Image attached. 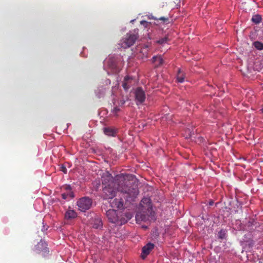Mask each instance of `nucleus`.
I'll return each mask as SVG.
<instances>
[{
	"label": "nucleus",
	"instance_id": "1",
	"mask_svg": "<svg viewBox=\"0 0 263 263\" xmlns=\"http://www.w3.org/2000/svg\"><path fill=\"white\" fill-rule=\"evenodd\" d=\"M132 175L123 174L117 175L115 178L108 172L102 176L103 193L106 199H112L117 191L120 192L126 200L133 201L139 194L136 185L129 186Z\"/></svg>",
	"mask_w": 263,
	"mask_h": 263
},
{
	"label": "nucleus",
	"instance_id": "2",
	"mask_svg": "<svg viewBox=\"0 0 263 263\" xmlns=\"http://www.w3.org/2000/svg\"><path fill=\"white\" fill-rule=\"evenodd\" d=\"M154 212L152 208V203L149 198H143L139 205V211L135 218L137 223L148 220L150 217L154 216Z\"/></svg>",
	"mask_w": 263,
	"mask_h": 263
},
{
	"label": "nucleus",
	"instance_id": "3",
	"mask_svg": "<svg viewBox=\"0 0 263 263\" xmlns=\"http://www.w3.org/2000/svg\"><path fill=\"white\" fill-rule=\"evenodd\" d=\"M138 33L136 32V31L134 32H129L127 33L121 44L122 47L127 48L133 45L138 39Z\"/></svg>",
	"mask_w": 263,
	"mask_h": 263
},
{
	"label": "nucleus",
	"instance_id": "4",
	"mask_svg": "<svg viewBox=\"0 0 263 263\" xmlns=\"http://www.w3.org/2000/svg\"><path fill=\"white\" fill-rule=\"evenodd\" d=\"M106 215L110 222L118 226H122V222H120L121 212H118L113 209H109L106 211Z\"/></svg>",
	"mask_w": 263,
	"mask_h": 263
},
{
	"label": "nucleus",
	"instance_id": "5",
	"mask_svg": "<svg viewBox=\"0 0 263 263\" xmlns=\"http://www.w3.org/2000/svg\"><path fill=\"white\" fill-rule=\"evenodd\" d=\"M92 203V201L91 198L88 197H83L77 201V205L79 210L85 212L91 208Z\"/></svg>",
	"mask_w": 263,
	"mask_h": 263
},
{
	"label": "nucleus",
	"instance_id": "6",
	"mask_svg": "<svg viewBox=\"0 0 263 263\" xmlns=\"http://www.w3.org/2000/svg\"><path fill=\"white\" fill-rule=\"evenodd\" d=\"M135 100L137 105L142 104L145 100V93L141 87H138L135 91Z\"/></svg>",
	"mask_w": 263,
	"mask_h": 263
},
{
	"label": "nucleus",
	"instance_id": "7",
	"mask_svg": "<svg viewBox=\"0 0 263 263\" xmlns=\"http://www.w3.org/2000/svg\"><path fill=\"white\" fill-rule=\"evenodd\" d=\"M155 245L151 242L147 243L142 249L141 257L145 259L146 257L149 254L150 252L154 249Z\"/></svg>",
	"mask_w": 263,
	"mask_h": 263
},
{
	"label": "nucleus",
	"instance_id": "8",
	"mask_svg": "<svg viewBox=\"0 0 263 263\" xmlns=\"http://www.w3.org/2000/svg\"><path fill=\"white\" fill-rule=\"evenodd\" d=\"M63 190L65 191V192L62 194V197L63 199H69L74 197V195L71 191L70 185H66L63 187Z\"/></svg>",
	"mask_w": 263,
	"mask_h": 263
},
{
	"label": "nucleus",
	"instance_id": "9",
	"mask_svg": "<svg viewBox=\"0 0 263 263\" xmlns=\"http://www.w3.org/2000/svg\"><path fill=\"white\" fill-rule=\"evenodd\" d=\"M110 205L113 208L122 209L124 208V201L122 198H116L110 202Z\"/></svg>",
	"mask_w": 263,
	"mask_h": 263
},
{
	"label": "nucleus",
	"instance_id": "10",
	"mask_svg": "<svg viewBox=\"0 0 263 263\" xmlns=\"http://www.w3.org/2000/svg\"><path fill=\"white\" fill-rule=\"evenodd\" d=\"M91 224L95 229H100L102 227L103 223L101 218L96 215L92 220Z\"/></svg>",
	"mask_w": 263,
	"mask_h": 263
},
{
	"label": "nucleus",
	"instance_id": "11",
	"mask_svg": "<svg viewBox=\"0 0 263 263\" xmlns=\"http://www.w3.org/2000/svg\"><path fill=\"white\" fill-rule=\"evenodd\" d=\"M47 245L45 242L41 241L35 247V251L39 253L41 252H46Z\"/></svg>",
	"mask_w": 263,
	"mask_h": 263
},
{
	"label": "nucleus",
	"instance_id": "12",
	"mask_svg": "<svg viewBox=\"0 0 263 263\" xmlns=\"http://www.w3.org/2000/svg\"><path fill=\"white\" fill-rule=\"evenodd\" d=\"M133 216V214L130 212H127L125 214L121 213L120 222H122V225L126 223Z\"/></svg>",
	"mask_w": 263,
	"mask_h": 263
},
{
	"label": "nucleus",
	"instance_id": "13",
	"mask_svg": "<svg viewBox=\"0 0 263 263\" xmlns=\"http://www.w3.org/2000/svg\"><path fill=\"white\" fill-rule=\"evenodd\" d=\"M185 78V73L184 71L180 69L178 70L176 74V81L178 83H183L184 81Z\"/></svg>",
	"mask_w": 263,
	"mask_h": 263
},
{
	"label": "nucleus",
	"instance_id": "14",
	"mask_svg": "<svg viewBox=\"0 0 263 263\" xmlns=\"http://www.w3.org/2000/svg\"><path fill=\"white\" fill-rule=\"evenodd\" d=\"M77 217V213L73 210L67 211L65 214V218L66 219H71Z\"/></svg>",
	"mask_w": 263,
	"mask_h": 263
},
{
	"label": "nucleus",
	"instance_id": "15",
	"mask_svg": "<svg viewBox=\"0 0 263 263\" xmlns=\"http://www.w3.org/2000/svg\"><path fill=\"white\" fill-rule=\"evenodd\" d=\"M104 133L107 136L115 137L117 134V130L112 128L105 127L104 128Z\"/></svg>",
	"mask_w": 263,
	"mask_h": 263
},
{
	"label": "nucleus",
	"instance_id": "16",
	"mask_svg": "<svg viewBox=\"0 0 263 263\" xmlns=\"http://www.w3.org/2000/svg\"><path fill=\"white\" fill-rule=\"evenodd\" d=\"M152 62L155 63L157 66H159L163 64V60L161 55L154 56L152 58Z\"/></svg>",
	"mask_w": 263,
	"mask_h": 263
},
{
	"label": "nucleus",
	"instance_id": "17",
	"mask_svg": "<svg viewBox=\"0 0 263 263\" xmlns=\"http://www.w3.org/2000/svg\"><path fill=\"white\" fill-rule=\"evenodd\" d=\"M262 20L261 16L259 14H256L252 16V21L255 24H258L261 22Z\"/></svg>",
	"mask_w": 263,
	"mask_h": 263
},
{
	"label": "nucleus",
	"instance_id": "18",
	"mask_svg": "<svg viewBox=\"0 0 263 263\" xmlns=\"http://www.w3.org/2000/svg\"><path fill=\"white\" fill-rule=\"evenodd\" d=\"M253 44L255 48L257 50H263V43H261L259 41H255L253 43Z\"/></svg>",
	"mask_w": 263,
	"mask_h": 263
},
{
	"label": "nucleus",
	"instance_id": "19",
	"mask_svg": "<svg viewBox=\"0 0 263 263\" xmlns=\"http://www.w3.org/2000/svg\"><path fill=\"white\" fill-rule=\"evenodd\" d=\"M218 238L220 239H224L227 236V231L225 230H221L218 234Z\"/></svg>",
	"mask_w": 263,
	"mask_h": 263
},
{
	"label": "nucleus",
	"instance_id": "20",
	"mask_svg": "<svg viewBox=\"0 0 263 263\" xmlns=\"http://www.w3.org/2000/svg\"><path fill=\"white\" fill-rule=\"evenodd\" d=\"M168 41V37L167 36H165V37H162V38L159 39L157 41V43L160 44H163L167 43V42Z\"/></svg>",
	"mask_w": 263,
	"mask_h": 263
},
{
	"label": "nucleus",
	"instance_id": "21",
	"mask_svg": "<svg viewBox=\"0 0 263 263\" xmlns=\"http://www.w3.org/2000/svg\"><path fill=\"white\" fill-rule=\"evenodd\" d=\"M60 171L63 172L64 173L66 174L67 173V169L66 167L64 165H62L60 167Z\"/></svg>",
	"mask_w": 263,
	"mask_h": 263
},
{
	"label": "nucleus",
	"instance_id": "22",
	"mask_svg": "<svg viewBox=\"0 0 263 263\" xmlns=\"http://www.w3.org/2000/svg\"><path fill=\"white\" fill-rule=\"evenodd\" d=\"M120 111V108L118 107H115L114 108V109H112V112L114 113H117V112L119 111Z\"/></svg>",
	"mask_w": 263,
	"mask_h": 263
},
{
	"label": "nucleus",
	"instance_id": "23",
	"mask_svg": "<svg viewBox=\"0 0 263 263\" xmlns=\"http://www.w3.org/2000/svg\"><path fill=\"white\" fill-rule=\"evenodd\" d=\"M212 147H207V150L209 151V154L213 156L212 151Z\"/></svg>",
	"mask_w": 263,
	"mask_h": 263
},
{
	"label": "nucleus",
	"instance_id": "24",
	"mask_svg": "<svg viewBox=\"0 0 263 263\" xmlns=\"http://www.w3.org/2000/svg\"><path fill=\"white\" fill-rule=\"evenodd\" d=\"M123 87L125 89H127L128 87L127 86V84L125 82L123 83Z\"/></svg>",
	"mask_w": 263,
	"mask_h": 263
},
{
	"label": "nucleus",
	"instance_id": "25",
	"mask_svg": "<svg viewBox=\"0 0 263 263\" xmlns=\"http://www.w3.org/2000/svg\"><path fill=\"white\" fill-rule=\"evenodd\" d=\"M159 20H163V21H168V18H165L164 17H161L160 18H159Z\"/></svg>",
	"mask_w": 263,
	"mask_h": 263
},
{
	"label": "nucleus",
	"instance_id": "26",
	"mask_svg": "<svg viewBox=\"0 0 263 263\" xmlns=\"http://www.w3.org/2000/svg\"><path fill=\"white\" fill-rule=\"evenodd\" d=\"M213 201L212 200L210 201L209 202V204L210 205H212L213 204Z\"/></svg>",
	"mask_w": 263,
	"mask_h": 263
},
{
	"label": "nucleus",
	"instance_id": "27",
	"mask_svg": "<svg viewBox=\"0 0 263 263\" xmlns=\"http://www.w3.org/2000/svg\"><path fill=\"white\" fill-rule=\"evenodd\" d=\"M127 77H125V79H124V80L126 81L127 79Z\"/></svg>",
	"mask_w": 263,
	"mask_h": 263
},
{
	"label": "nucleus",
	"instance_id": "28",
	"mask_svg": "<svg viewBox=\"0 0 263 263\" xmlns=\"http://www.w3.org/2000/svg\"><path fill=\"white\" fill-rule=\"evenodd\" d=\"M206 155H208L209 154H208V152H206Z\"/></svg>",
	"mask_w": 263,
	"mask_h": 263
},
{
	"label": "nucleus",
	"instance_id": "29",
	"mask_svg": "<svg viewBox=\"0 0 263 263\" xmlns=\"http://www.w3.org/2000/svg\"><path fill=\"white\" fill-rule=\"evenodd\" d=\"M261 111H262V114H263V108H262V109H261Z\"/></svg>",
	"mask_w": 263,
	"mask_h": 263
}]
</instances>
